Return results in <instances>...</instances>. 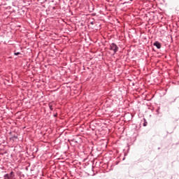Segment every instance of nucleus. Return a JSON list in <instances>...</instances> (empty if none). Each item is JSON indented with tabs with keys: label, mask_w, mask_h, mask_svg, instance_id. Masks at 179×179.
I'll list each match as a JSON object with an SVG mask.
<instances>
[{
	"label": "nucleus",
	"mask_w": 179,
	"mask_h": 179,
	"mask_svg": "<svg viewBox=\"0 0 179 179\" xmlns=\"http://www.w3.org/2000/svg\"><path fill=\"white\" fill-rule=\"evenodd\" d=\"M130 1H134V0H130Z\"/></svg>",
	"instance_id": "423d86ee"
},
{
	"label": "nucleus",
	"mask_w": 179,
	"mask_h": 179,
	"mask_svg": "<svg viewBox=\"0 0 179 179\" xmlns=\"http://www.w3.org/2000/svg\"><path fill=\"white\" fill-rule=\"evenodd\" d=\"M110 50H112V51H114V54L118 51V46L115 45V43L110 44Z\"/></svg>",
	"instance_id": "f257e3e1"
},
{
	"label": "nucleus",
	"mask_w": 179,
	"mask_h": 179,
	"mask_svg": "<svg viewBox=\"0 0 179 179\" xmlns=\"http://www.w3.org/2000/svg\"><path fill=\"white\" fill-rule=\"evenodd\" d=\"M14 54H15V55H20V52H15V53H14Z\"/></svg>",
	"instance_id": "20e7f679"
},
{
	"label": "nucleus",
	"mask_w": 179,
	"mask_h": 179,
	"mask_svg": "<svg viewBox=\"0 0 179 179\" xmlns=\"http://www.w3.org/2000/svg\"><path fill=\"white\" fill-rule=\"evenodd\" d=\"M146 125H148V122L143 123V127H146Z\"/></svg>",
	"instance_id": "39448f33"
},
{
	"label": "nucleus",
	"mask_w": 179,
	"mask_h": 179,
	"mask_svg": "<svg viewBox=\"0 0 179 179\" xmlns=\"http://www.w3.org/2000/svg\"><path fill=\"white\" fill-rule=\"evenodd\" d=\"M49 108H50L51 111H52L53 108H52V103H49Z\"/></svg>",
	"instance_id": "7ed1b4c3"
},
{
	"label": "nucleus",
	"mask_w": 179,
	"mask_h": 179,
	"mask_svg": "<svg viewBox=\"0 0 179 179\" xmlns=\"http://www.w3.org/2000/svg\"><path fill=\"white\" fill-rule=\"evenodd\" d=\"M154 45L157 47V48L160 49L162 48V45L158 41L154 43Z\"/></svg>",
	"instance_id": "f03ea898"
}]
</instances>
